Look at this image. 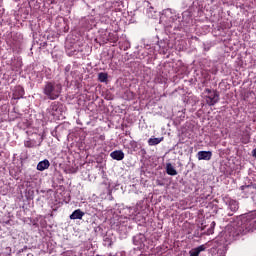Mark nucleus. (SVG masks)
Listing matches in <instances>:
<instances>
[{
	"instance_id": "0eeeda50",
	"label": "nucleus",
	"mask_w": 256,
	"mask_h": 256,
	"mask_svg": "<svg viewBox=\"0 0 256 256\" xmlns=\"http://www.w3.org/2000/svg\"><path fill=\"white\" fill-rule=\"evenodd\" d=\"M85 215V212L81 211V209L75 210L71 215L70 219H83V216Z\"/></svg>"
},
{
	"instance_id": "2eb2a0df",
	"label": "nucleus",
	"mask_w": 256,
	"mask_h": 256,
	"mask_svg": "<svg viewBox=\"0 0 256 256\" xmlns=\"http://www.w3.org/2000/svg\"><path fill=\"white\" fill-rule=\"evenodd\" d=\"M166 172L168 175H177V170H175V167H173V165H171V163H168L166 166Z\"/></svg>"
},
{
	"instance_id": "39448f33",
	"label": "nucleus",
	"mask_w": 256,
	"mask_h": 256,
	"mask_svg": "<svg viewBox=\"0 0 256 256\" xmlns=\"http://www.w3.org/2000/svg\"><path fill=\"white\" fill-rule=\"evenodd\" d=\"M23 95H25V89L21 85L16 86L13 92L14 99H21Z\"/></svg>"
},
{
	"instance_id": "6ab92c4d",
	"label": "nucleus",
	"mask_w": 256,
	"mask_h": 256,
	"mask_svg": "<svg viewBox=\"0 0 256 256\" xmlns=\"http://www.w3.org/2000/svg\"><path fill=\"white\" fill-rule=\"evenodd\" d=\"M75 171H77V170L73 169V170L70 171V173H75Z\"/></svg>"
},
{
	"instance_id": "f03ea898",
	"label": "nucleus",
	"mask_w": 256,
	"mask_h": 256,
	"mask_svg": "<svg viewBox=\"0 0 256 256\" xmlns=\"http://www.w3.org/2000/svg\"><path fill=\"white\" fill-rule=\"evenodd\" d=\"M204 93L206 94L205 99L207 105L213 107V105H217V103H219L220 96L217 90H211L209 88H206L204 90Z\"/></svg>"
},
{
	"instance_id": "6e6552de",
	"label": "nucleus",
	"mask_w": 256,
	"mask_h": 256,
	"mask_svg": "<svg viewBox=\"0 0 256 256\" xmlns=\"http://www.w3.org/2000/svg\"><path fill=\"white\" fill-rule=\"evenodd\" d=\"M228 207L232 213H235L239 209V203L236 200H230L228 202Z\"/></svg>"
},
{
	"instance_id": "ddd939ff",
	"label": "nucleus",
	"mask_w": 256,
	"mask_h": 256,
	"mask_svg": "<svg viewBox=\"0 0 256 256\" xmlns=\"http://www.w3.org/2000/svg\"><path fill=\"white\" fill-rule=\"evenodd\" d=\"M50 111L52 115H57V112L59 111V102H52L50 105Z\"/></svg>"
},
{
	"instance_id": "f257e3e1",
	"label": "nucleus",
	"mask_w": 256,
	"mask_h": 256,
	"mask_svg": "<svg viewBox=\"0 0 256 256\" xmlns=\"http://www.w3.org/2000/svg\"><path fill=\"white\" fill-rule=\"evenodd\" d=\"M61 91H63V86L55 81H47L43 87V95L50 101H56L58 97H61Z\"/></svg>"
},
{
	"instance_id": "9d476101",
	"label": "nucleus",
	"mask_w": 256,
	"mask_h": 256,
	"mask_svg": "<svg viewBox=\"0 0 256 256\" xmlns=\"http://www.w3.org/2000/svg\"><path fill=\"white\" fill-rule=\"evenodd\" d=\"M108 41L110 43H117V41H119V34H117V32L109 33Z\"/></svg>"
},
{
	"instance_id": "f3484780",
	"label": "nucleus",
	"mask_w": 256,
	"mask_h": 256,
	"mask_svg": "<svg viewBox=\"0 0 256 256\" xmlns=\"http://www.w3.org/2000/svg\"><path fill=\"white\" fill-rule=\"evenodd\" d=\"M242 191L251 189V186H241Z\"/></svg>"
},
{
	"instance_id": "dca6fc26",
	"label": "nucleus",
	"mask_w": 256,
	"mask_h": 256,
	"mask_svg": "<svg viewBox=\"0 0 256 256\" xmlns=\"http://www.w3.org/2000/svg\"><path fill=\"white\" fill-rule=\"evenodd\" d=\"M65 73H69L71 71V65H67L64 69Z\"/></svg>"
},
{
	"instance_id": "aec40b11",
	"label": "nucleus",
	"mask_w": 256,
	"mask_h": 256,
	"mask_svg": "<svg viewBox=\"0 0 256 256\" xmlns=\"http://www.w3.org/2000/svg\"><path fill=\"white\" fill-rule=\"evenodd\" d=\"M137 241V237L134 238V242Z\"/></svg>"
},
{
	"instance_id": "20e7f679",
	"label": "nucleus",
	"mask_w": 256,
	"mask_h": 256,
	"mask_svg": "<svg viewBox=\"0 0 256 256\" xmlns=\"http://www.w3.org/2000/svg\"><path fill=\"white\" fill-rule=\"evenodd\" d=\"M212 155L213 153H211V151H199L197 153V159H199V161H209Z\"/></svg>"
},
{
	"instance_id": "a211bd4d",
	"label": "nucleus",
	"mask_w": 256,
	"mask_h": 256,
	"mask_svg": "<svg viewBox=\"0 0 256 256\" xmlns=\"http://www.w3.org/2000/svg\"><path fill=\"white\" fill-rule=\"evenodd\" d=\"M252 156L256 158V148L252 150Z\"/></svg>"
},
{
	"instance_id": "423d86ee",
	"label": "nucleus",
	"mask_w": 256,
	"mask_h": 256,
	"mask_svg": "<svg viewBox=\"0 0 256 256\" xmlns=\"http://www.w3.org/2000/svg\"><path fill=\"white\" fill-rule=\"evenodd\" d=\"M110 157L115 161H123V159H125V153L121 150H116L110 153Z\"/></svg>"
},
{
	"instance_id": "4468645a",
	"label": "nucleus",
	"mask_w": 256,
	"mask_h": 256,
	"mask_svg": "<svg viewBox=\"0 0 256 256\" xmlns=\"http://www.w3.org/2000/svg\"><path fill=\"white\" fill-rule=\"evenodd\" d=\"M107 79H109V74L105 72H100L98 74V81H100V83H107Z\"/></svg>"
},
{
	"instance_id": "7ed1b4c3",
	"label": "nucleus",
	"mask_w": 256,
	"mask_h": 256,
	"mask_svg": "<svg viewBox=\"0 0 256 256\" xmlns=\"http://www.w3.org/2000/svg\"><path fill=\"white\" fill-rule=\"evenodd\" d=\"M43 135H37L36 139H30L24 141V146L28 149H33L35 147H41V143H43Z\"/></svg>"
},
{
	"instance_id": "1a4fd4ad",
	"label": "nucleus",
	"mask_w": 256,
	"mask_h": 256,
	"mask_svg": "<svg viewBox=\"0 0 256 256\" xmlns=\"http://www.w3.org/2000/svg\"><path fill=\"white\" fill-rule=\"evenodd\" d=\"M201 251H205V245H201L197 248H194L190 251V256H199V253H201Z\"/></svg>"
},
{
	"instance_id": "9b49d317",
	"label": "nucleus",
	"mask_w": 256,
	"mask_h": 256,
	"mask_svg": "<svg viewBox=\"0 0 256 256\" xmlns=\"http://www.w3.org/2000/svg\"><path fill=\"white\" fill-rule=\"evenodd\" d=\"M163 137L161 138H149L148 139V145H150V147H153L155 145H159V143H161L163 141Z\"/></svg>"
},
{
	"instance_id": "412c9836",
	"label": "nucleus",
	"mask_w": 256,
	"mask_h": 256,
	"mask_svg": "<svg viewBox=\"0 0 256 256\" xmlns=\"http://www.w3.org/2000/svg\"><path fill=\"white\" fill-rule=\"evenodd\" d=\"M44 161H47V159H44Z\"/></svg>"
},
{
	"instance_id": "f8f14e48",
	"label": "nucleus",
	"mask_w": 256,
	"mask_h": 256,
	"mask_svg": "<svg viewBox=\"0 0 256 256\" xmlns=\"http://www.w3.org/2000/svg\"><path fill=\"white\" fill-rule=\"evenodd\" d=\"M49 161H40L37 165L38 171H45V169H49Z\"/></svg>"
}]
</instances>
